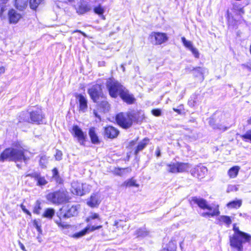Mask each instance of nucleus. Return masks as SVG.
<instances>
[{
  "mask_svg": "<svg viewBox=\"0 0 251 251\" xmlns=\"http://www.w3.org/2000/svg\"><path fill=\"white\" fill-rule=\"evenodd\" d=\"M176 249L177 241L174 238H172L160 251H176Z\"/></svg>",
  "mask_w": 251,
  "mask_h": 251,
  "instance_id": "24",
  "label": "nucleus"
},
{
  "mask_svg": "<svg viewBox=\"0 0 251 251\" xmlns=\"http://www.w3.org/2000/svg\"><path fill=\"white\" fill-rule=\"evenodd\" d=\"M146 119L144 114L140 115V112L130 110L120 112L115 116L116 123L124 129L130 128L134 125L140 124Z\"/></svg>",
  "mask_w": 251,
  "mask_h": 251,
  "instance_id": "2",
  "label": "nucleus"
},
{
  "mask_svg": "<svg viewBox=\"0 0 251 251\" xmlns=\"http://www.w3.org/2000/svg\"><path fill=\"white\" fill-rule=\"evenodd\" d=\"M43 0H28V4L31 9L36 11L38 6L42 3Z\"/></svg>",
  "mask_w": 251,
  "mask_h": 251,
  "instance_id": "32",
  "label": "nucleus"
},
{
  "mask_svg": "<svg viewBox=\"0 0 251 251\" xmlns=\"http://www.w3.org/2000/svg\"><path fill=\"white\" fill-rule=\"evenodd\" d=\"M33 224L34 225V226L36 227V228L37 229V231L39 232V233H41L42 232V229H41V226L39 224L38 221L36 220H34L33 221Z\"/></svg>",
  "mask_w": 251,
  "mask_h": 251,
  "instance_id": "52",
  "label": "nucleus"
},
{
  "mask_svg": "<svg viewBox=\"0 0 251 251\" xmlns=\"http://www.w3.org/2000/svg\"><path fill=\"white\" fill-rule=\"evenodd\" d=\"M210 207L208 212H203L201 214V216L203 217H213L215 216H218L220 214L219 210V206L218 204L213 205L212 206L209 205Z\"/></svg>",
  "mask_w": 251,
  "mask_h": 251,
  "instance_id": "20",
  "label": "nucleus"
},
{
  "mask_svg": "<svg viewBox=\"0 0 251 251\" xmlns=\"http://www.w3.org/2000/svg\"><path fill=\"white\" fill-rule=\"evenodd\" d=\"M218 220L220 224L225 223L227 226H229L231 224V222H232L230 217L229 216H226V215L221 216L218 219Z\"/></svg>",
  "mask_w": 251,
  "mask_h": 251,
  "instance_id": "35",
  "label": "nucleus"
},
{
  "mask_svg": "<svg viewBox=\"0 0 251 251\" xmlns=\"http://www.w3.org/2000/svg\"><path fill=\"white\" fill-rule=\"evenodd\" d=\"M70 132L74 138H76L81 145H84L87 135L77 125H74Z\"/></svg>",
  "mask_w": 251,
  "mask_h": 251,
  "instance_id": "12",
  "label": "nucleus"
},
{
  "mask_svg": "<svg viewBox=\"0 0 251 251\" xmlns=\"http://www.w3.org/2000/svg\"><path fill=\"white\" fill-rule=\"evenodd\" d=\"M64 207H62L59 209L56 213L54 219L55 223L58 227L62 229L67 228L70 226V225L66 221V219H68V218L67 217L64 213Z\"/></svg>",
  "mask_w": 251,
  "mask_h": 251,
  "instance_id": "11",
  "label": "nucleus"
},
{
  "mask_svg": "<svg viewBox=\"0 0 251 251\" xmlns=\"http://www.w3.org/2000/svg\"><path fill=\"white\" fill-rule=\"evenodd\" d=\"M46 199L49 202L58 205L70 202L71 197L66 188H61L49 193L46 195Z\"/></svg>",
  "mask_w": 251,
  "mask_h": 251,
  "instance_id": "5",
  "label": "nucleus"
},
{
  "mask_svg": "<svg viewBox=\"0 0 251 251\" xmlns=\"http://www.w3.org/2000/svg\"><path fill=\"white\" fill-rule=\"evenodd\" d=\"M9 0H0L2 4H6L9 1Z\"/></svg>",
  "mask_w": 251,
  "mask_h": 251,
  "instance_id": "63",
  "label": "nucleus"
},
{
  "mask_svg": "<svg viewBox=\"0 0 251 251\" xmlns=\"http://www.w3.org/2000/svg\"><path fill=\"white\" fill-rule=\"evenodd\" d=\"M8 22L10 24H16L22 18V15L14 8H10L7 12Z\"/></svg>",
  "mask_w": 251,
  "mask_h": 251,
  "instance_id": "15",
  "label": "nucleus"
},
{
  "mask_svg": "<svg viewBox=\"0 0 251 251\" xmlns=\"http://www.w3.org/2000/svg\"><path fill=\"white\" fill-rule=\"evenodd\" d=\"M168 172L170 173H181L188 172L191 165L188 162L176 161L167 164Z\"/></svg>",
  "mask_w": 251,
  "mask_h": 251,
  "instance_id": "7",
  "label": "nucleus"
},
{
  "mask_svg": "<svg viewBox=\"0 0 251 251\" xmlns=\"http://www.w3.org/2000/svg\"><path fill=\"white\" fill-rule=\"evenodd\" d=\"M161 110L159 108H155L151 110V113L155 117H159L161 116Z\"/></svg>",
  "mask_w": 251,
  "mask_h": 251,
  "instance_id": "48",
  "label": "nucleus"
},
{
  "mask_svg": "<svg viewBox=\"0 0 251 251\" xmlns=\"http://www.w3.org/2000/svg\"><path fill=\"white\" fill-rule=\"evenodd\" d=\"M63 153L62 152L58 150L56 151V153L54 155V157L55 159L57 161L61 160L62 158Z\"/></svg>",
  "mask_w": 251,
  "mask_h": 251,
  "instance_id": "49",
  "label": "nucleus"
},
{
  "mask_svg": "<svg viewBox=\"0 0 251 251\" xmlns=\"http://www.w3.org/2000/svg\"><path fill=\"white\" fill-rule=\"evenodd\" d=\"M97 219L100 220V217L99 214L97 213H92L91 214L86 218L85 221L86 222H90L93 220Z\"/></svg>",
  "mask_w": 251,
  "mask_h": 251,
  "instance_id": "40",
  "label": "nucleus"
},
{
  "mask_svg": "<svg viewBox=\"0 0 251 251\" xmlns=\"http://www.w3.org/2000/svg\"><path fill=\"white\" fill-rule=\"evenodd\" d=\"M206 169L205 167H196L191 171V175L199 179H201L205 176Z\"/></svg>",
  "mask_w": 251,
  "mask_h": 251,
  "instance_id": "22",
  "label": "nucleus"
},
{
  "mask_svg": "<svg viewBox=\"0 0 251 251\" xmlns=\"http://www.w3.org/2000/svg\"><path fill=\"white\" fill-rule=\"evenodd\" d=\"M155 154L156 157H159L161 156V151L159 147L156 148V150L155 152Z\"/></svg>",
  "mask_w": 251,
  "mask_h": 251,
  "instance_id": "57",
  "label": "nucleus"
},
{
  "mask_svg": "<svg viewBox=\"0 0 251 251\" xmlns=\"http://www.w3.org/2000/svg\"><path fill=\"white\" fill-rule=\"evenodd\" d=\"M181 41L183 45L189 50L194 47L192 42L187 40L184 37H181Z\"/></svg>",
  "mask_w": 251,
  "mask_h": 251,
  "instance_id": "42",
  "label": "nucleus"
},
{
  "mask_svg": "<svg viewBox=\"0 0 251 251\" xmlns=\"http://www.w3.org/2000/svg\"><path fill=\"white\" fill-rule=\"evenodd\" d=\"M190 204H197L201 209L203 210L210 209L207 201L205 199L202 198L193 197L190 201Z\"/></svg>",
  "mask_w": 251,
  "mask_h": 251,
  "instance_id": "19",
  "label": "nucleus"
},
{
  "mask_svg": "<svg viewBox=\"0 0 251 251\" xmlns=\"http://www.w3.org/2000/svg\"><path fill=\"white\" fill-rule=\"evenodd\" d=\"M138 138H136V139L130 141L127 145L126 147V148L128 150L132 149L136 144L137 142L138 141Z\"/></svg>",
  "mask_w": 251,
  "mask_h": 251,
  "instance_id": "45",
  "label": "nucleus"
},
{
  "mask_svg": "<svg viewBox=\"0 0 251 251\" xmlns=\"http://www.w3.org/2000/svg\"><path fill=\"white\" fill-rule=\"evenodd\" d=\"M52 177L54 179L60 176L58 169L57 168H53L51 170Z\"/></svg>",
  "mask_w": 251,
  "mask_h": 251,
  "instance_id": "50",
  "label": "nucleus"
},
{
  "mask_svg": "<svg viewBox=\"0 0 251 251\" xmlns=\"http://www.w3.org/2000/svg\"><path fill=\"white\" fill-rule=\"evenodd\" d=\"M20 207L24 213L30 217L31 216V213L26 208L25 206L23 203L20 204Z\"/></svg>",
  "mask_w": 251,
  "mask_h": 251,
  "instance_id": "53",
  "label": "nucleus"
},
{
  "mask_svg": "<svg viewBox=\"0 0 251 251\" xmlns=\"http://www.w3.org/2000/svg\"><path fill=\"white\" fill-rule=\"evenodd\" d=\"M88 134L92 144H99L100 143V141L97 134L95 127H91L89 128Z\"/></svg>",
  "mask_w": 251,
  "mask_h": 251,
  "instance_id": "25",
  "label": "nucleus"
},
{
  "mask_svg": "<svg viewBox=\"0 0 251 251\" xmlns=\"http://www.w3.org/2000/svg\"><path fill=\"white\" fill-rule=\"evenodd\" d=\"M101 202L100 196L97 193H93L87 201V204L91 208L98 207Z\"/></svg>",
  "mask_w": 251,
  "mask_h": 251,
  "instance_id": "18",
  "label": "nucleus"
},
{
  "mask_svg": "<svg viewBox=\"0 0 251 251\" xmlns=\"http://www.w3.org/2000/svg\"><path fill=\"white\" fill-rule=\"evenodd\" d=\"M120 134V130L118 128L112 125H106L103 128L102 135L104 137L109 139L117 138Z\"/></svg>",
  "mask_w": 251,
  "mask_h": 251,
  "instance_id": "13",
  "label": "nucleus"
},
{
  "mask_svg": "<svg viewBox=\"0 0 251 251\" xmlns=\"http://www.w3.org/2000/svg\"><path fill=\"white\" fill-rule=\"evenodd\" d=\"M19 245L22 250H23V251H27L26 250L24 244L23 243H22L21 242H19Z\"/></svg>",
  "mask_w": 251,
  "mask_h": 251,
  "instance_id": "59",
  "label": "nucleus"
},
{
  "mask_svg": "<svg viewBox=\"0 0 251 251\" xmlns=\"http://www.w3.org/2000/svg\"><path fill=\"white\" fill-rule=\"evenodd\" d=\"M194 75L195 77L201 76L202 80L204 79V75L202 71V69L201 67H196L193 68Z\"/></svg>",
  "mask_w": 251,
  "mask_h": 251,
  "instance_id": "37",
  "label": "nucleus"
},
{
  "mask_svg": "<svg viewBox=\"0 0 251 251\" xmlns=\"http://www.w3.org/2000/svg\"><path fill=\"white\" fill-rule=\"evenodd\" d=\"M28 0H14V6L19 11L25 10L28 6Z\"/></svg>",
  "mask_w": 251,
  "mask_h": 251,
  "instance_id": "26",
  "label": "nucleus"
},
{
  "mask_svg": "<svg viewBox=\"0 0 251 251\" xmlns=\"http://www.w3.org/2000/svg\"><path fill=\"white\" fill-rule=\"evenodd\" d=\"M125 171L130 173L131 171V169L130 167H115L113 171V174L115 176H122L124 175V172Z\"/></svg>",
  "mask_w": 251,
  "mask_h": 251,
  "instance_id": "30",
  "label": "nucleus"
},
{
  "mask_svg": "<svg viewBox=\"0 0 251 251\" xmlns=\"http://www.w3.org/2000/svg\"><path fill=\"white\" fill-rule=\"evenodd\" d=\"M120 97L124 102L128 105L134 104L136 100L134 95L130 93L126 87L120 95Z\"/></svg>",
  "mask_w": 251,
  "mask_h": 251,
  "instance_id": "14",
  "label": "nucleus"
},
{
  "mask_svg": "<svg viewBox=\"0 0 251 251\" xmlns=\"http://www.w3.org/2000/svg\"><path fill=\"white\" fill-rule=\"evenodd\" d=\"M34 109L28 111L29 118H26V112L25 111L21 112L19 115V123L26 122L34 125H42L44 124L46 119L45 114L42 107L38 104L33 106Z\"/></svg>",
  "mask_w": 251,
  "mask_h": 251,
  "instance_id": "3",
  "label": "nucleus"
},
{
  "mask_svg": "<svg viewBox=\"0 0 251 251\" xmlns=\"http://www.w3.org/2000/svg\"><path fill=\"white\" fill-rule=\"evenodd\" d=\"M240 137L245 142L251 143V129L248 130L245 134L240 135Z\"/></svg>",
  "mask_w": 251,
  "mask_h": 251,
  "instance_id": "39",
  "label": "nucleus"
},
{
  "mask_svg": "<svg viewBox=\"0 0 251 251\" xmlns=\"http://www.w3.org/2000/svg\"><path fill=\"white\" fill-rule=\"evenodd\" d=\"M242 205V201L241 200H237L236 201H232L226 204V206L229 208H239Z\"/></svg>",
  "mask_w": 251,
  "mask_h": 251,
  "instance_id": "33",
  "label": "nucleus"
},
{
  "mask_svg": "<svg viewBox=\"0 0 251 251\" xmlns=\"http://www.w3.org/2000/svg\"><path fill=\"white\" fill-rule=\"evenodd\" d=\"M90 8L88 5H81L79 6V10L81 13H84L89 11Z\"/></svg>",
  "mask_w": 251,
  "mask_h": 251,
  "instance_id": "46",
  "label": "nucleus"
},
{
  "mask_svg": "<svg viewBox=\"0 0 251 251\" xmlns=\"http://www.w3.org/2000/svg\"><path fill=\"white\" fill-rule=\"evenodd\" d=\"M106 87L109 96L112 98L116 99L123 91L125 87L119 83L118 81H112L106 84Z\"/></svg>",
  "mask_w": 251,
  "mask_h": 251,
  "instance_id": "8",
  "label": "nucleus"
},
{
  "mask_svg": "<svg viewBox=\"0 0 251 251\" xmlns=\"http://www.w3.org/2000/svg\"><path fill=\"white\" fill-rule=\"evenodd\" d=\"M5 72V68L4 66L0 67V75L3 74Z\"/></svg>",
  "mask_w": 251,
  "mask_h": 251,
  "instance_id": "58",
  "label": "nucleus"
},
{
  "mask_svg": "<svg viewBox=\"0 0 251 251\" xmlns=\"http://www.w3.org/2000/svg\"><path fill=\"white\" fill-rule=\"evenodd\" d=\"M95 103H97V109L100 112L105 113L108 112L110 108V104L106 100V98L101 99L100 100H99V102Z\"/></svg>",
  "mask_w": 251,
  "mask_h": 251,
  "instance_id": "21",
  "label": "nucleus"
},
{
  "mask_svg": "<svg viewBox=\"0 0 251 251\" xmlns=\"http://www.w3.org/2000/svg\"><path fill=\"white\" fill-rule=\"evenodd\" d=\"M4 4H0V16H3L4 12L6 10V5Z\"/></svg>",
  "mask_w": 251,
  "mask_h": 251,
  "instance_id": "55",
  "label": "nucleus"
},
{
  "mask_svg": "<svg viewBox=\"0 0 251 251\" xmlns=\"http://www.w3.org/2000/svg\"><path fill=\"white\" fill-rule=\"evenodd\" d=\"M234 233L229 237V245L231 248L236 249L237 251H243V244L245 243H250L251 235L240 230L235 224L233 226Z\"/></svg>",
  "mask_w": 251,
  "mask_h": 251,
  "instance_id": "4",
  "label": "nucleus"
},
{
  "mask_svg": "<svg viewBox=\"0 0 251 251\" xmlns=\"http://www.w3.org/2000/svg\"><path fill=\"white\" fill-rule=\"evenodd\" d=\"M39 165L41 168H45L46 167V164L48 162V158L46 156H42L40 158L39 160Z\"/></svg>",
  "mask_w": 251,
  "mask_h": 251,
  "instance_id": "43",
  "label": "nucleus"
},
{
  "mask_svg": "<svg viewBox=\"0 0 251 251\" xmlns=\"http://www.w3.org/2000/svg\"><path fill=\"white\" fill-rule=\"evenodd\" d=\"M38 172H34L33 173H26L25 174V177H30L31 178H33L35 179L36 177L37 176V174Z\"/></svg>",
  "mask_w": 251,
  "mask_h": 251,
  "instance_id": "56",
  "label": "nucleus"
},
{
  "mask_svg": "<svg viewBox=\"0 0 251 251\" xmlns=\"http://www.w3.org/2000/svg\"><path fill=\"white\" fill-rule=\"evenodd\" d=\"M74 32H78V33H79L81 34H82L84 37H86L87 36L86 34H85V33H84L83 31H82L81 30H79V29H76V30H75L74 31Z\"/></svg>",
  "mask_w": 251,
  "mask_h": 251,
  "instance_id": "60",
  "label": "nucleus"
},
{
  "mask_svg": "<svg viewBox=\"0 0 251 251\" xmlns=\"http://www.w3.org/2000/svg\"><path fill=\"white\" fill-rule=\"evenodd\" d=\"M231 10L233 12V14H231L227 11L226 18L227 20L229 21L232 20L235 23L237 22V20L236 19V18L241 19L243 18V15L245 13L244 7H241L240 4H238L237 3H234L233 4V7L232 8Z\"/></svg>",
  "mask_w": 251,
  "mask_h": 251,
  "instance_id": "10",
  "label": "nucleus"
},
{
  "mask_svg": "<svg viewBox=\"0 0 251 251\" xmlns=\"http://www.w3.org/2000/svg\"><path fill=\"white\" fill-rule=\"evenodd\" d=\"M55 214V210L52 208H48L45 210L42 216L43 217L51 219Z\"/></svg>",
  "mask_w": 251,
  "mask_h": 251,
  "instance_id": "34",
  "label": "nucleus"
},
{
  "mask_svg": "<svg viewBox=\"0 0 251 251\" xmlns=\"http://www.w3.org/2000/svg\"><path fill=\"white\" fill-rule=\"evenodd\" d=\"M124 187H136L138 188L139 187V183H137L136 179L134 177H131L126 180L122 184Z\"/></svg>",
  "mask_w": 251,
  "mask_h": 251,
  "instance_id": "27",
  "label": "nucleus"
},
{
  "mask_svg": "<svg viewBox=\"0 0 251 251\" xmlns=\"http://www.w3.org/2000/svg\"><path fill=\"white\" fill-rule=\"evenodd\" d=\"M36 181V185L38 186H45L48 183V181L44 176H42L40 173L38 172L35 179Z\"/></svg>",
  "mask_w": 251,
  "mask_h": 251,
  "instance_id": "29",
  "label": "nucleus"
},
{
  "mask_svg": "<svg viewBox=\"0 0 251 251\" xmlns=\"http://www.w3.org/2000/svg\"><path fill=\"white\" fill-rule=\"evenodd\" d=\"M94 11L95 13L98 15H102L104 12V9L100 5L94 7Z\"/></svg>",
  "mask_w": 251,
  "mask_h": 251,
  "instance_id": "47",
  "label": "nucleus"
},
{
  "mask_svg": "<svg viewBox=\"0 0 251 251\" xmlns=\"http://www.w3.org/2000/svg\"><path fill=\"white\" fill-rule=\"evenodd\" d=\"M247 122L248 125H251V116L248 119Z\"/></svg>",
  "mask_w": 251,
  "mask_h": 251,
  "instance_id": "64",
  "label": "nucleus"
},
{
  "mask_svg": "<svg viewBox=\"0 0 251 251\" xmlns=\"http://www.w3.org/2000/svg\"><path fill=\"white\" fill-rule=\"evenodd\" d=\"M240 167L238 166H234L230 168L227 172V175L230 178H235L239 173Z\"/></svg>",
  "mask_w": 251,
  "mask_h": 251,
  "instance_id": "31",
  "label": "nucleus"
},
{
  "mask_svg": "<svg viewBox=\"0 0 251 251\" xmlns=\"http://www.w3.org/2000/svg\"><path fill=\"white\" fill-rule=\"evenodd\" d=\"M54 180L57 184L63 185L64 184V180L60 176L55 178Z\"/></svg>",
  "mask_w": 251,
  "mask_h": 251,
  "instance_id": "54",
  "label": "nucleus"
},
{
  "mask_svg": "<svg viewBox=\"0 0 251 251\" xmlns=\"http://www.w3.org/2000/svg\"><path fill=\"white\" fill-rule=\"evenodd\" d=\"M190 50L193 53L195 58H199L200 57L199 52L196 48L193 47Z\"/></svg>",
  "mask_w": 251,
  "mask_h": 251,
  "instance_id": "51",
  "label": "nucleus"
},
{
  "mask_svg": "<svg viewBox=\"0 0 251 251\" xmlns=\"http://www.w3.org/2000/svg\"><path fill=\"white\" fill-rule=\"evenodd\" d=\"M75 97L78 100L79 111L85 112L88 108V102L86 98L81 94H75Z\"/></svg>",
  "mask_w": 251,
  "mask_h": 251,
  "instance_id": "17",
  "label": "nucleus"
},
{
  "mask_svg": "<svg viewBox=\"0 0 251 251\" xmlns=\"http://www.w3.org/2000/svg\"><path fill=\"white\" fill-rule=\"evenodd\" d=\"M41 202L37 201L36 202L35 205L33 207V212L37 215H39L40 213V211L42 209V207L41 206Z\"/></svg>",
  "mask_w": 251,
  "mask_h": 251,
  "instance_id": "41",
  "label": "nucleus"
},
{
  "mask_svg": "<svg viewBox=\"0 0 251 251\" xmlns=\"http://www.w3.org/2000/svg\"><path fill=\"white\" fill-rule=\"evenodd\" d=\"M178 108H173V110L174 111L176 112L179 115H181L184 114V108L183 104H180L178 106Z\"/></svg>",
  "mask_w": 251,
  "mask_h": 251,
  "instance_id": "44",
  "label": "nucleus"
},
{
  "mask_svg": "<svg viewBox=\"0 0 251 251\" xmlns=\"http://www.w3.org/2000/svg\"><path fill=\"white\" fill-rule=\"evenodd\" d=\"M150 139L148 137L144 138L140 141L135 148L133 153L135 155H137L139 152L143 151L149 144Z\"/></svg>",
  "mask_w": 251,
  "mask_h": 251,
  "instance_id": "23",
  "label": "nucleus"
},
{
  "mask_svg": "<svg viewBox=\"0 0 251 251\" xmlns=\"http://www.w3.org/2000/svg\"><path fill=\"white\" fill-rule=\"evenodd\" d=\"M126 221H123L122 220H116L114 222L113 226L116 227V229L117 230L123 229L126 226Z\"/></svg>",
  "mask_w": 251,
  "mask_h": 251,
  "instance_id": "36",
  "label": "nucleus"
},
{
  "mask_svg": "<svg viewBox=\"0 0 251 251\" xmlns=\"http://www.w3.org/2000/svg\"><path fill=\"white\" fill-rule=\"evenodd\" d=\"M102 227V225H98L96 226H88L81 231L74 233L72 237L75 238H78L85 235L86 233L89 232H93L96 230L100 229Z\"/></svg>",
  "mask_w": 251,
  "mask_h": 251,
  "instance_id": "16",
  "label": "nucleus"
},
{
  "mask_svg": "<svg viewBox=\"0 0 251 251\" xmlns=\"http://www.w3.org/2000/svg\"><path fill=\"white\" fill-rule=\"evenodd\" d=\"M27 151L24 148L19 142H15L12 144L11 147L4 149L0 153V162L21 161L26 163L29 157L26 156Z\"/></svg>",
  "mask_w": 251,
  "mask_h": 251,
  "instance_id": "1",
  "label": "nucleus"
},
{
  "mask_svg": "<svg viewBox=\"0 0 251 251\" xmlns=\"http://www.w3.org/2000/svg\"><path fill=\"white\" fill-rule=\"evenodd\" d=\"M72 193L78 196H82L84 195V190L80 186L73 187Z\"/></svg>",
  "mask_w": 251,
  "mask_h": 251,
  "instance_id": "38",
  "label": "nucleus"
},
{
  "mask_svg": "<svg viewBox=\"0 0 251 251\" xmlns=\"http://www.w3.org/2000/svg\"><path fill=\"white\" fill-rule=\"evenodd\" d=\"M214 123H215L214 119L213 118H210V119L209 121V125L211 126H213L214 125Z\"/></svg>",
  "mask_w": 251,
  "mask_h": 251,
  "instance_id": "61",
  "label": "nucleus"
},
{
  "mask_svg": "<svg viewBox=\"0 0 251 251\" xmlns=\"http://www.w3.org/2000/svg\"><path fill=\"white\" fill-rule=\"evenodd\" d=\"M94 115L95 116L99 119H100V115L98 114V112L96 110H94L93 111Z\"/></svg>",
  "mask_w": 251,
  "mask_h": 251,
  "instance_id": "62",
  "label": "nucleus"
},
{
  "mask_svg": "<svg viewBox=\"0 0 251 251\" xmlns=\"http://www.w3.org/2000/svg\"><path fill=\"white\" fill-rule=\"evenodd\" d=\"M64 213L67 217L70 218L77 214V208L76 205H72L70 207L67 206V209L64 211Z\"/></svg>",
  "mask_w": 251,
  "mask_h": 251,
  "instance_id": "28",
  "label": "nucleus"
},
{
  "mask_svg": "<svg viewBox=\"0 0 251 251\" xmlns=\"http://www.w3.org/2000/svg\"><path fill=\"white\" fill-rule=\"evenodd\" d=\"M151 42L155 46L161 45L166 43L169 39L167 33L162 32H151L149 37Z\"/></svg>",
  "mask_w": 251,
  "mask_h": 251,
  "instance_id": "9",
  "label": "nucleus"
},
{
  "mask_svg": "<svg viewBox=\"0 0 251 251\" xmlns=\"http://www.w3.org/2000/svg\"><path fill=\"white\" fill-rule=\"evenodd\" d=\"M87 92L94 102H99L100 99L106 98L103 92L102 85L101 84L96 83L93 85L88 89Z\"/></svg>",
  "mask_w": 251,
  "mask_h": 251,
  "instance_id": "6",
  "label": "nucleus"
}]
</instances>
